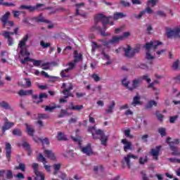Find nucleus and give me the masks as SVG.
Instances as JSON below:
<instances>
[{"mask_svg": "<svg viewBox=\"0 0 180 180\" xmlns=\"http://www.w3.org/2000/svg\"><path fill=\"white\" fill-rule=\"evenodd\" d=\"M109 19H112V16L107 17V16H105V15H103V13L96 15L94 18L95 25L91 28V31L94 32V30H97L98 32H99L100 34L103 37L110 36V33H108V32L105 33V32L102 31V28L98 26V22H102V23H103L105 20H109Z\"/></svg>", "mask_w": 180, "mask_h": 180, "instance_id": "obj_1", "label": "nucleus"}, {"mask_svg": "<svg viewBox=\"0 0 180 180\" xmlns=\"http://www.w3.org/2000/svg\"><path fill=\"white\" fill-rule=\"evenodd\" d=\"M87 131L91 133L94 140H100L102 146H107L109 141V136L105 135V132L102 129H96V131L92 127H89ZM95 131V132H94Z\"/></svg>", "mask_w": 180, "mask_h": 180, "instance_id": "obj_2", "label": "nucleus"}, {"mask_svg": "<svg viewBox=\"0 0 180 180\" xmlns=\"http://www.w3.org/2000/svg\"><path fill=\"white\" fill-rule=\"evenodd\" d=\"M161 44H162V43L160 41H150L146 44L144 49L146 51V60H154L155 58V56L151 55V49H153V51H155L157 50V47H158V46H161Z\"/></svg>", "mask_w": 180, "mask_h": 180, "instance_id": "obj_3", "label": "nucleus"}, {"mask_svg": "<svg viewBox=\"0 0 180 180\" xmlns=\"http://www.w3.org/2000/svg\"><path fill=\"white\" fill-rule=\"evenodd\" d=\"M171 140H172V138L167 137L166 139V143H167V144H168L169 147L170 148L171 151H173L172 153V155H180V153H178V148H176V146H178V144H179V143H180L179 139H174L172 141H171Z\"/></svg>", "mask_w": 180, "mask_h": 180, "instance_id": "obj_4", "label": "nucleus"}, {"mask_svg": "<svg viewBox=\"0 0 180 180\" xmlns=\"http://www.w3.org/2000/svg\"><path fill=\"white\" fill-rule=\"evenodd\" d=\"M122 50L124 51V56L127 58H133V56H136V53H140V48L136 47L131 50L130 45H127V48H122Z\"/></svg>", "mask_w": 180, "mask_h": 180, "instance_id": "obj_5", "label": "nucleus"}, {"mask_svg": "<svg viewBox=\"0 0 180 180\" xmlns=\"http://www.w3.org/2000/svg\"><path fill=\"white\" fill-rule=\"evenodd\" d=\"M180 25L174 30L171 28L166 29V36L167 39H171V37H179L180 39Z\"/></svg>", "mask_w": 180, "mask_h": 180, "instance_id": "obj_6", "label": "nucleus"}, {"mask_svg": "<svg viewBox=\"0 0 180 180\" xmlns=\"http://www.w3.org/2000/svg\"><path fill=\"white\" fill-rule=\"evenodd\" d=\"M41 6H44V4H37L36 6H26V5H21L20 6V9H25L26 11H28V12L31 13L34 12V11H43L39 8H41Z\"/></svg>", "mask_w": 180, "mask_h": 180, "instance_id": "obj_7", "label": "nucleus"}, {"mask_svg": "<svg viewBox=\"0 0 180 180\" xmlns=\"http://www.w3.org/2000/svg\"><path fill=\"white\" fill-rule=\"evenodd\" d=\"M32 169L36 175L35 180H44V174L39 171V163H33Z\"/></svg>", "mask_w": 180, "mask_h": 180, "instance_id": "obj_8", "label": "nucleus"}, {"mask_svg": "<svg viewBox=\"0 0 180 180\" xmlns=\"http://www.w3.org/2000/svg\"><path fill=\"white\" fill-rule=\"evenodd\" d=\"M131 158H133L134 160H137L138 157L137 155L129 153L126 156H124V160L122 161V164L124 165L125 162L129 169L131 168V164L130 163Z\"/></svg>", "mask_w": 180, "mask_h": 180, "instance_id": "obj_9", "label": "nucleus"}, {"mask_svg": "<svg viewBox=\"0 0 180 180\" xmlns=\"http://www.w3.org/2000/svg\"><path fill=\"white\" fill-rule=\"evenodd\" d=\"M161 146L155 147V149H151L150 151V155L153 157V160L158 161V156L160 155V151H161Z\"/></svg>", "mask_w": 180, "mask_h": 180, "instance_id": "obj_10", "label": "nucleus"}, {"mask_svg": "<svg viewBox=\"0 0 180 180\" xmlns=\"http://www.w3.org/2000/svg\"><path fill=\"white\" fill-rule=\"evenodd\" d=\"M6 157L7 158V161L8 162L11 161V154H12V146H11L10 143H6Z\"/></svg>", "mask_w": 180, "mask_h": 180, "instance_id": "obj_11", "label": "nucleus"}, {"mask_svg": "<svg viewBox=\"0 0 180 180\" xmlns=\"http://www.w3.org/2000/svg\"><path fill=\"white\" fill-rule=\"evenodd\" d=\"M2 36L4 37V39H7L8 46H13V38L11 37V35L9 34V32L4 31L2 33Z\"/></svg>", "mask_w": 180, "mask_h": 180, "instance_id": "obj_12", "label": "nucleus"}, {"mask_svg": "<svg viewBox=\"0 0 180 180\" xmlns=\"http://www.w3.org/2000/svg\"><path fill=\"white\" fill-rule=\"evenodd\" d=\"M121 143H122V144H124V151L125 153H127V151L129 150H133L131 148V146H132L131 143L130 141H127V139H122Z\"/></svg>", "mask_w": 180, "mask_h": 180, "instance_id": "obj_13", "label": "nucleus"}, {"mask_svg": "<svg viewBox=\"0 0 180 180\" xmlns=\"http://www.w3.org/2000/svg\"><path fill=\"white\" fill-rule=\"evenodd\" d=\"M81 150L84 154H86V155L89 156L94 154V151H92V147L90 143H89L86 147H82Z\"/></svg>", "mask_w": 180, "mask_h": 180, "instance_id": "obj_14", "label": "nucleus"}, {"mask_svg": "<svg viewBox=\"0 0 180 180\" xmlns=\"http://www.w3.org/2000/svg\"><path fill=\"white\" fill-rule=\"evenodd\" d=\"M6 122H4V124L1 128L2 133H5L6 130H10L11 127H13V126H15V123L8 122V119H6Z\"/></svg>", "mask_w": 180, "mask_h": 180, "instance_id": "obj_15", "label": "nucleus"}, {"mask_svg": "<svg viewBox=\"0 0 180 180\" xmlns=\"http://www.w3.org/2000/svg\"><path fill=\"white\" fill-rule=\"evenodd\" d=\"M70 106L68 107L69 110H77V112H79V110H82V109H84V105H73L74 103H70Z\"/></svg>", "mask_w": 180, "mask_h": 180, "instance_id": "obj_16", "label": "nucleus"}, {"mask_svg": "<svg viewBox=\"0 0 180 180\" xmlns=\"http://www.w3.org/2000/svg\"><path fill=\"white\" fill-rule=\"evenodd\" d=\"M9 16H11V12H6L2 17H1V22L3 23V27H6V25H8V19H9Z\"/></svg>", "mask_w": 180, "mask_h": 180, "instance_id": "obj_17", "label": "nucleus"}, {"mask_svg": "<svg viewBox=\"0 0 180 180\" xmlns=\"http://www.w3.org/2000/svg\"><path fill=\"white\" fill-rule=\"evenodd\" d=\"M32 19L33 20H36L38 23L40 22L42 23H50V20L43 18V13H40L38 17H34Z\"/></svg>", "mask_w": 180, "mask_h": 180, "instance_id": "obj_18", "label": "nucleus"}, {"mask_svg": "<svg viewBox=\"0 0 180 180\" xmlns=\"http://www.w3.org/2000/svg\"><path fill=\"white\" fill-rule=\"evenodd\" d=\"M44 153L45 154V155H46L48 158H49V160H51L52 161H56V155L54 154V153H53V150H45L44 151Z\"/></svg>", "mask_w": 180, "mask_h": 180, "instance_id": "obj_19", "label": "nucleus"}, {"mask_svg": "<svg viewBox=\"0 0 180 180\" xmlns=\"http://www.w3.org/2000/svg\"><path fill=\"white\" fill-rule=\"evenodd\" d=\"M140 84H141V80L139 79H134L132 81V86L129 87V91H134V89L140 86Z\"/></svg>", "mask_w": 180, "mask_h": 180, "instance_id": "obj_20", "label": "nucleus"}, {"mask_svg": "<svg viewBox=\"0 0 180 180\" xmlns=\"http://www.w3.org/2000/svg\"><path fill=\"white\" fill-rule=\"evenodd\" d=\"M0 108L5 109L6 110H13V108L9 105V103L5 101L0 102Z\"/></svg>", "mask_w": 180, "mask_h": 180, "instance_id": "obj_21", "label": "nucleus"}, {"mask_svg": "<svg viewBox=\"0 0 180 180\" xmlns=\"http://www.w3.org/2000/svg\"><path fill=\"white\" fill-rule=\"evenodd\" d=\"M29 40V35L26 34L18 43V49L22 47H27L26 42Z\"/></svg>", "mask_w": 180, "mask_h": 180, "instance_id": "obj_22", "label": "nucleus"}, {"mask_svg": "<svg viewBox=\"0 0 180 180\" xmlns=\"http://www.w3.org/2000/svg\"><path fill=\"white\" fill-rule=\"evenodd\" d=\"M25 126H26L27 127V133L28 134V136H30V137H34V132L36 131V130L34 129V128L32 127L30 125H29V124L25 123Z\"/></svg>", "mask_w": 180, "mask_h": 180, "instance_id": "obj_23", "label": "nucleus"}, {"mask_svg": "<svg viewBox=\"0 0 180 180\" xmlns=\"http://www.w3.org/2000/svg\"><path fill=\"white\" fill-rule=\"evenodd\" d=\"M123 40V37H117V36H112V39H110V44H117L119 41H122Z\"/></svg>", "mask_w": 180, "mask_h": 180, "instance_id": "obj_24", "label": "nucleus"}, {"mask_svg": "<svg viewBox=\"0 0 180 180\" xmlns=\"http://www.w3.org/2000/svg\"><path fill=\"white\" fill-rule=\"evenodd\" d=\"M18 94L19 96H27V95H32L33 94V90L32 89H30V90L20 89Z\"/></svg>", "mask_w": 180, "mask_h": 180, "instance_id": "obj_25", "label": "nucleus"}, {"mask_svg": "<svg viewBox=\"0 0 180 180\" xmlns=\"http://www.w3.org/2000/svg\"><path fill=\"white\" fill-rule=\"evenodd\" d=\"M74 63L77 64V63H79V61H82V54H78V51H75L74 52Z\"/></svg>", "mask_w": 180, "mask_h": 180, "instance_id": "obj_26", "label": "nucleus"}, {"mask_svg": "<svg viewBox=\"0 0 180 180\" xmlns=\"http://www.w3.org/2000/svg\"><path fill=\"white\" fill-rule=\"evenodd\" d=\"M141 97L139 94L136 95L132 101L131 105L132 106H137V105H141V102L140 101Z\"/></svg>", "mask_w": 180, "mask_h": 180, "instance_id": "obj_27", "label": "nucleus"}, {"mask_svg": "<svg viewBox=\"0 0 180 180\" xmlns=\"http://www.w3.org/2000/svg\"><path fill=\"white\" fill-rule=\"evenodd\" d=\"M127 15L123 13H115L113 16H112V19L114 20H119V19H123V18H126Z\"/></svg>", "mask_w": 180, "mask_h": 180, "instance_id": "obj_28", "label": "nucleus"}, {"mask_svg": "<svg viewBox=\"0 0 180 180\" xmlns=\"http://www.w3.org/2000/svg\"><path fill=\"white\" fill-rule=\"evenodd\" d=\"M115 106H116V102L112 101L111 104L108 105V109L105 110L106 113H113V109H115Z\"/></svg>", "mask_w": 180, "mask_h": 180, "instance_id": "obj_29", "label": "nucleus"}, {"mask_svg": "<svg viewBox=\"0 0 180 180\" xmlns=\"http://www.w3.org/2000/svg\"><path fill=\"white\" fill-rule=\"evenodd\" d=\"M57 139H58V141H67V140H68L67 139V136H65V134H64V133H63L61 131L58 132Z\"/></svg>", "mask_w": 180, "mask_h": 180, "instance_id": "obj_30", "label": "nucleus"}, {"mask_svg": "<svg viewBox=\"0 0 180 180\" xmlns=\"http://www.w3.org/2000/svg\"><path fill=\"white\" fill-rule=\"evenodd\" d=\"M20 49V54H21L22 56H27V57H30V53L27 51V46H23Z\"/></svg>", "mask_w": 180, "mask_h": 180, "instance_id": "obj_31", "label": "nucleus"}, {"mask_svg": "<svg viewBox=\"0 0 180 180\" xmlns=\"http://www.w3.org/2000/svg\"><path fill=\"white\" fill-rule=\"evenodd\" d=\"M73 88L74 87L72 86H70L68 89H65L63 91H62V94H64V96H63L64 99H67V98H69L68 93L70 91H72Z\"/></svg>", "mask_w": 180, "mask_h": 180, "instance_id": "obj_32", "label": "nucleus"}, {"mask_svg": "<svg viewBox=\"0 0 180 180\" xmlns=\"http://www.w3.org/2000/svg\"><path fill=\"white\" fill-rule=\"evenodd\" d=\"M85 4L84 3H80V4H75V6L77 7L76 8V11H75V15L76 16H85V15H82L81 13H79V6H84Z\"/></svg>", "mask_w": 180, "mask_h": 180, "instance_id": "obj_33", "label": "nucleus"}, {"mask_svg": "<svg viewBox=\"0 0 180 180\" xmlns=\"http://www.w3.org/2000/svg\"><path fill=\"white\" fill-rule=\"evenodd\" d=\"M53 175H57L58 174V171L61 169V163L54 164L53 165Z\"/></svg>", "mask_w": 180, "mask_h": 180, "instance_id": "obj_34", "label": "nucleus"}, {"mask_svg": "<svg viewBox=\"0 0 180 180\" xmlns=\"http://www.w3.org/2000/svg\"><path fill=\"white\" fill-rule=\"evenodd\" d=\"M37 160V161H39V162H42L44 165V164H47V160H46V158H44V156H43V154L41 153L38 154Z\"/></svg>", "mask_w": 180, "mask_h": 180, "instance_id": "obj_35", "label": "nucleus"}, {"mask_svg": "<svg viewBox=\"0 0 180 180\" xmlns=\"http://www.w3.org/2000/svg\"><path fill=\"white\" fill-rule=\"evenodd\" d=\"M69 72V70L65 69L60 72V75L62 78H70V75L68 74Z\"/></svg>", "mask_w": 180, "mask_h": 180, "instance_id": "obj_36", "label": "nucleus"}, {"mask_svg": "<svg viewBox=\"0 0 180 180\" xmlns=\"http://www.w3.org/2000/svg\"><path fill=\"white\" fill-rule=\"evenodd\" d=\"M153 106H157V102L154 100H150L146 104V109H151V108H153Z\"/></svg>", "mask_w": 180, "mask_h": 180, "instance_id": "obj_37", "label": "nucleus"}, {"mask_svg": "<svg viewBox=\"0 0 180 180\" xmlns=\"http://www.w3.org/2000/svg\"><path fill=\"white\" fill-rule=\"evenodd\" d=\"M14 169H20L22 172L26 171V165L25 163H19L18 166L15 167Z\"/></svg>", "mask_w": 180, "mask_h": 180, "instance_id": "obj_38", "label": "nucleus"}, {"mask_svg": "<svg viewBox=\"0 0 180 180\" xmlns=\"http://www.w3.org/2000/svg\"><path fill=\"white\" fill-rule=\"evenodd\" d=\"M139 162L140 165H144L146 162H148V157L147 155L145 156V158L143 157H140Z\"/></svg>", "mask_w": 180, "mask_h": 180, "instance_id": "obj_39", "label": "nucleus"}, {"mask_svg": "<svg viewBox=\"0 0 180 180\" xmlns=\"http://www.w3.org/2000/svg\"><path fill=\"white\" fill-rule=\"evenodd\" d=\"M13 136H18V137H22V130L20 129H14L12 131Z\"/></svg>", "mask_w": 180, "mask_h": 180, "instance_id": "obj_40", "label": "nucleus"}, {"mask_svg": "<svg viewBox=\"0 0 180 180\" xmlns=\"http://www.w3.org/2000/svg\"><path fill=\"white\" fill-rule=\"evenodd\" d=\"M41 108H45L44 110L45 112H53L54 109H56L57 107L56 106H50V105H41Z\"/></svg>", "mask_w": 180, "mask_h": 180, "instance_id": "obj_41", "label": "nucleus"}, {"mask_svg": "<svg viewBox=\"0 0 180 180\" xmlns=\"http://www.w3.org/2000/svg\"><path fill=\"white\" fill-rule=\"evenodd\" d=\"M68 110H70V109H68V108H67L65 110L62 109L60 110V115H58V117L59 119H61V117H64V115H67V113L68 112Z\"/></svg>", "mask_w": 180, "mask_h": 180, "instance_id": "obj_42", "label": "nucleus"}, {"mask_svg": "<svg viewBox=\"0 0 180 180\" xmlns=\"http://www.w3.org/2000/svg\"><path fill=\"white\" fill-rule=\"evenodd\" d=\"M40 46L42 47V49H49V47H51V44L49 42H44V41H40Z\"/></svg>", "mask_w": 180, "mask_h": 180, "instance_id": "obj_43", "label": "nucleus"}, {"mask_svg": "<svg viewBox=\"0 0 180 180\" xmlns=\"http://www.w3.org/2000/svg\"><path fill=\"white\" fill-rule=\"evenodd\" d=\"M31 63H33V65L34 67H40V65H41V60H35L32 58Z\"/></svg>", "mask_w": 180, "mask_h": 180, "instance_id": "obj_44", "label": "nucleus"}, {"mask_svg": "<svg viewBox=\"0 0 180 180\" xmlns=\"http://www.w3.org/2000/svg\"><path fill=\"white\" fill-rule=\"evenodd\" d=\"M158 133L161 135L162 137H165V136H167V131L164 127L160 128L158 129Z\"/></svg>", "mask_w": 180, "mask_h": 180, "instance_id": "obj_45", "label": "nucleus"}, {"mask_svg": "<svg viewBox=\"0 0 180 180\" xmlns=\"http://www.w3.org/2000/svg\"><path fill=\"white\" fill-rule=\"evenodd\" d=\"M155 116L158 118V120H159L160 122H162V120H164V115L160 113V111H156Z\"/></svg>", "mask_w": 180, "mask_h": 180, "instance_id": "obj_46", "label": "nucleus"}, {"mask_svg": "<svg viewBox=\"0 0 180 180\" xmlns=\"http://www.w3.org/2000/svg\"><path fill=\"white\" fill-rule=\"evenodd\" d=\"M32 58H30V57L27 56L26 58H24V59H21L20 63L21 64H23V65L26 64V63H29V62L32 63Z\"/></svg>", "mask_w": 180, "mask_h": 180, "instance_id": "obj_47", "label": "nucleus"}, {"mask_svg": "<svg viewBox=\"0 0 180 180\" xmlns=\"http://www.w3.org/2000/svg\"><path fill=\"white\" fill-rule=\"evenodd\" d=\"M38 140L40 141L42 144H46V146L50 144V141L48 139V138H44V139L41 138H38Z\"/></svg>", "mask_w": 180, "mask_h": 180, "instance_id": "obj_48", "label": "nucleus"}, {"mask_svg": "<svg viewBox=\"0 0 180 180\" xmlns=\"http://www.w3.org/2000/svg\"><path fill=\"white\" fill-rule=\"evenodd\" d=\"M122 84L127 88V89H130V86H129V81H127V79L124 78L122 81Z\"/></svg>", "mask_w": 180, "mask_h": 180, "instance_id": "obj_49", "label": "nucleus"}, {"mask_svg": "<svg viewBox=\"0 0 180 180\" xmlns=\"http://www.w3.org/2000/svg\"><path fill=\"white\" fill-rule=\"evenodd\" d=\"M91 78H93V79L95 81V82H98V81H101V77L96 73H94L91 75Z\"/></svg>", "mask_w": 180, "mask_h": 180, "instance_id": "obj_50", "label": "nucleus"}, {"mask_svg": "<svg viewBox=\"0 0 180 180\" xmlns=\"http://www.w3.org/2000/svg\"><path fill=\"white\" fill-rule=\"evenodd\" d=\"M66 65H69V68H67L69 71H71L75 68V63L72 62L68 63Z\"/></svg>", "mask_w": 180, "mask_h": 180, "instance_id": "obj_51", "label": "nucleus"}, {"mask_svg": "<svg viewBox=\"0 0 180 180\" xmlns=\"http://www.w3.org/2000/svg\"><path fill=\"white\" fill-rule=\"evenodd\" d=\"M7 174L6 175V178L7 179H12L13 178V174H12V170H6Z\"/></svg>", "mask_w": 180, "mask_h": 180, "instance_id": "obj_52", "label": "nucleus"}, {"mask_svg": "<svg viewBox=\"0 0 180 180\" xmlns=\"http://www.w3.org/2000/svg\"><path fill=\"white\" fill-rule=\"evenodd\" d=\"M103 23V30L102 32H104V33H106L105 32H106V29H108V27H106V25H108V23H109V20H104Z\"/></svg>", "mask_w": 180, "mask_h": 180, "instance_id": "obj_53", "label": "nucleus"}, {"mask_svg": "<svg viewBox=\"0 0 180 180\" xmlns=\"http://www.w3.org/2000/svg\"><path fill=\"white\" fill-rule=\"evenodd\" d=\"M179 117V115H176L174 116H172L169 117V122L170 123H175L176 122V120Z\"/></svg>", "mask_w": 180, "mask_h": 180, "instance_id": "obj_54", "label": "nucleus"}, {"mask_svg": "<svg viewBox=\"0 0 180 180\" xmlns=\"http://www.w3.org/2000/svg\"><path fill=\"white\" fill-rule=\"evenodd\" d=\"M41 119H49V116L46 114H42V113H39L38 114V120H40Z\"/></svg>", "mask_w": 180, "mask_h": 180, "instance_id": "obj_55", "label": "nucleus"}, {"mask_svg": "<svg viewBox=\"0 0 180 180\" xmlns=\"http://www.w3.org/2000/svg\"><path fill=\"white\" fill-rule=\"evenodd\" d=\"M157 2H158V0H148V5H151L152 8H154L157 5Z\"/></svg>", "mask_w": 180, "mask_h": 180, "instance_id": "obj_56", "label": "nucleus"}, {"mask_svg": "<svg viewBox=\"0 0 180 180\" xmlns=\"http://www.w3.org/2000/svg\"><path fill=\"white\" fill-rule=\"evenodd\" d=\"M142 79L148 82V84H150V82H151V78H150V77H148V75H144L143 76H142Z\"/></svg>", "mask_w": 180, "mask_h": 180, "instance_id": "obj_57", "label": "nucleus"}, {"mask_svg": "<svg viewBox=\"0 0 180 180\" xmlns=\"http://www.w3.org/2000/svg\"><path fill=\"white\" fill-rule=\"evenodd\" d=\"M22 147L25 148V150H29L30 148V144L27 143V141H25L22 143Z\"/></svg>", "mask_w": 180, "mask_h": 180, "instance_id": "obj_58", "label": "nucleus"}, {"mask_svg": "<svg viewBox=\"0 0 180 180\" xmlns=\"http://www.w3.org/2000/svg\"><path fill=\"white\" fill-rule=\"evenodd\" d=\"M120 4L122 5V6H124V8H129L130 6V3L125 1L124 0H122Z\"/></svg>", "mask_w": 180, "mask_h": 180, "instance_id": "obj_59", "label": "nucleus"}, {"mask_svg": "<svg viewBox=\"0 0 180 180\" xmlns=\"http://www.w3.org/2000/svg\"><path fill=\"white\" fill-rule=\"evenodd\" d=\"M124 136L126 137H129V139H133V137H134L133 135L130 134V129H126L124 131Z\"/></svg>", "mask_w": 180, "mask_h": 180, "instance_id": "obj_60", "label": "nucleus"}, {"mask_svg": "<svg viewBox=\"0 0 180 180\" xmlns=\"http://www.w3.org/2000/svg\"><path fill=\"white\" fill-rule=\"evenodd\" d=\"M101 55L103 56V57L105 58V60H110V56H109V54L106 53V52L105 51H102L101 52Z\"/></svg>", "mask_w": 180, "mask_h": 180, "instance_id": "obj_61", "label": "nucleus"}, {"mask_svg": "<svg viewBox=\"0 0 180 180\" xmlns=\"http://www.w3.org/2000/svg\"><path fill=\"white\" fill-rule=\"evenodd\" d=\"M145 13H146V11H142L139 13V15H134V16L136 19H141V18H143Z\"/></svg>", "mask_w": 180, "mask_h": 180, "instance_id": "obj_62", "label": "nucleus"}, {"mask_svg": "<svg viewBox=\"0 0 180 180\" xmlns=\"http://www.w3.org/2000/svg\"><path fill=\"white\" fill-rule=\"evenodd\" d=\"M157 15H158V16H161V18H167V14H165V12L162 11H157Z\"/></svg>", "mask_w": 180, "mask_h": 180, "instance_id": "obj_63", "label": "nucleus"}, {"mask_svg": "<svg viewBox=\"0 0 180 180\" xmlns=\"http://www.w3.org/2000/svg\"><path fill=\"white\" fill-rule=\"evenodd\" d=\"M151 32H153V26L148 25L146 28V33L147 34H151Z\"/></svg>", "mask_w": 180, "mask_h": 180, "instance_id": "obj_64", "label": "nucleus"}]
</instances>
